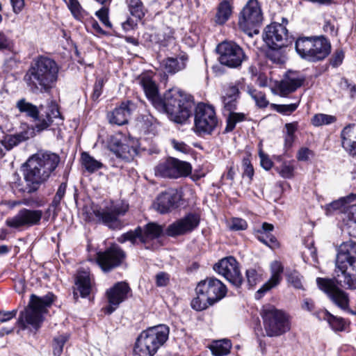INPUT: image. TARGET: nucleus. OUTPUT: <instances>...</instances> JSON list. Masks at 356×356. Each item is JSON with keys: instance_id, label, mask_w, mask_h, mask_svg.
Segmentation results:
<instances>
[{"instance_id": "nucleus-1", "label": "nucleus", "mask_w": 356, "mask_h": 356, "mask_svg": "<svg viewBox=\"0 0 356 356\" xmlns=\"http://www.w3.org/2000/svg\"><path fill=\"white\" fill-rule=\"evenodd\" d=\"M336 268L335 280L318 277L316 279L317 285L339 308L355 314L348 308V294L339 289L336 282L349 289H356V242L350 240L339 245Z\"/></svg>"}, {"instance_id": "nucleus-2", "label": "nucleus", "mask_w": 356, "mask_h": 356, "mask_svg": "<svg viewBox=\"0 0 356 356\" xmlns=\"http://www.w3.org/2000/svg\"><path fill=\"white\" fill-rule=\"evenodd\" d=\"M136 81L143 88L153 105L157 109L166 113L174 122L182 124L192 115L193 103L184 100L178 91L169 90L165 93L163 99H161L157 86L150 74H142Z\"/></svg>"}, {"instance_id": "nucleus-3", "label": "nucleus", "mask_w": 356, "mask_h": 356, "mask_svg": "<svg viewBox=\"0 0 356 356\" xmlns=\"http://www.w3.org/2000/svg\"><path fill=\"white\" fill-rule=\"evenodd\" d=\"M60 162L58 154L50 152H38L26 162L24 173L25 185L20 179L15 181L13 187L23 193L36 191L56 170Z\"/></svg>"}, {"instance_id": "nucleus-4", "label": "nucleus", "mask_w": 356, "mask_h": 356, "mask_svg": "<svg viewBox=\"0 0 356 356\" xmlns=\"http://www.w3.org/2000/svg\"><path fill=\"white\" fill-rule=\"evenodd\" d=\"M58 72L59 67L53 59L39 56L33 60L24 81L33 93L48 92L56 86Z\"/></svg>"}, {"instance_id": "nucleus-5", "label": "nucleus", "mask_w": 356, "mask_h": 356, "mask_svg": "<svg viewBox=\"0 0 356 356\" xmlns=\"http://www.w3.org/2000/svg\"><path fill=\"white\" fill-rule=\"evenodd\" d=\"M54 300L51 293L39 297L31 295L28 307L20 312L17 324L22 330L33 328L38 330L44 321V315L47 313Z\"/></svg>"}, {"instance_id": "nucleus-6", "label": "nucleus", "mask_w": 356, "mask_h": 356, "mask_svg": "<svg viewBox=\"0 0 356 356\" xmlns=\"http://www.w3.org/2000/svg\"><path fill=\"white\" fill-rule=\"evenodd\" d=\"M16 107L20 113H25L33 120L34 126L31 129L34 130L35 135V131L40 133L47 129L55 119L60 118V112L55 104H51L47 108L42 105L38 107L25 99H22L17 102Z\"/></svg>"}, {"instance_id": "nucleus-7", "label": "nucleus", "mask_w": 356, "mask_h": 356, "mask_svg": "<svg viewBox=\"0 0 356 356\" xmlns=\"http://www.w3.org/2000/svg\"><path fill=\"white\" fill-rule=\"evenodd\" d=\"M169 332V327L163 324L143 330L136 339L135 353L139 356H154L168 340Z\"/></svg>"}, {"instance_id": "nucleus-8", "label": "nucleus", "mask_w": 356, "mask_h": 356, "mask_svg": "<svg viewBox=\"0 0 356 356\" xmlns=\"http://www.w3.org/2000/svg\"><path fill=\"white\" fill-rule=\"evenodd\" d=\"M197 297L191 302V307L202 311L223 298L227 293L225 285L215 277H208L199 282L196 287Z\"/></svg>"}, {"instance_id": "nucleus-9", "label": "nucleus", "mask_w": 356, "mask_h": 356, "mask_svg": "<svg viewBox=\"0 0 356 356\" xmlns=\"http://www.w3.org/2000/svg\"><path fill=\"white\" fill-rule=\"evenodd\" d=\"M296 50L303 59L310 62L323 60L330 53L331 45L324 37H302L296 41Z\"/></svg>"}, {"instance_id": "nucleus-10", "label": "nucleus", "mask_w": 356, "mask_h": 356, "mask_svg": "<svg viewBox=\"0 0 356 356\" xmlns=\"http://www.w3.org/2000/svg\"><path fill=\"white\" fill-rule=\"evenodd\" d=\"M261 316L266 334L269 337L280 336L291 329L289 315L273 305L264 307Z\"/></svg>"}, {"instance_id": "nucleus-11", "label": "nucleus", "mask_w": 356, "mask_h": 356, "mask_svg": "<svg viewBox=\"0 0 356 356\" xmlns=\"http://www.w3.org/2000/svg\"><path fill=\"white\" fill-rule=\"evenodd\" d=\"M263 15L257 0H249L240 13L238 26L249 36L259 33Z\"/></svg>"}, {"instance_id": "nucleus-12", "label": "nucleus", "mask_w": 356, "mask_h": 356, "mask_svg": "<svg viewBox=\"0 0 356 356\" xmlns=\"http://www.w3.org/2000/svg\"><path fill=\"white\" fill-rule=\"evenodd\" d=\"M129 209V205L125 202L111 204L104 207L95 208L93 214L98 222L111 229H121L122 222L119 217L124 216Z\"/></svg>"}, {"instance_id": "nucleus-13", "label": "nucleus", "mask_w": 356, "mask_h": 356, "mask_svg": "<svg viewBox=\"0 0 356 356\" xmlns=\"http://www.w3.org/2000/svg\"><path fill=\"white\" fill-rule=\"evenodd\" d=\"M216 51L219 55L218 60L220 64L231 68L241 66L248 58L243 49L232 41L220 42L218 44Z\"/></svg>"}, {"instance_id": "nucleus-14", "label": "nucleus", "mask_w": 356, "mask_h": 356, "mask_svg": "<svg viewBox=\"0 0 356 356\" xmlns=\"http://www.w3.org/2000/svg\"><path fill=\"white\" fill-rule=\"evenodd\" d=\"M263 40L271 49H281L292 43L287 29L280 23H271L263 32Z\"/></svg>"}, {"instance_id": "nucleus-15", "label": "nucleus", "mask_w": 356, "mask_h": 356, "mask_svg": "<svg viewBox=\"0 0 356 356\" xmlns=\"http://www.w3.org/2000/svg\"><path fill=\"white\" fill-rule=\"evenodd\" d=\"M191 169L189 163L170 157L155 167L154 173L156 177L177 179L188 176Z\"/></svg>"}, {"instance_id": "nucleus-16", "label": "nucleus", "mask_w": 356, "mask_h": 356, "mask_svg": "<svg viewBox=\"0 0 356 356\" xmlns=\"http://www.w3.org/2000/svg\"><path fill=\"white\" fill-rule=\"evenodd\" d=\"M218 118L213 106L199 104L195 109V127L197 132L211 134L217 127Z\"/></svg>"}, {"instance_id": "nucleus-17", "label": "nucleus", "mask_w": 356, "mask_h": 356, "mask_svg": "<svg viewBox=\"0 0 356 356\" xmlns=\"http://www.w3.org/2000/svg\"><path fill=\"white\" fill-rule=\"evenodd\" d=\"M213 269L236 287L241 286L243 277L239 270L238 263L233 257L222 259L214 265Z\"/></svg>"}, {"instance_id": "nucleus-18", "label": "nucleus", "mask_w": 356, "mask_h": 356, "mask_svg": "<svg viewBox=\"0 0 356 356\" xmlns=\"http://www.w3.org/2000/svg\"><path fill=\"white\" fill-rule=\"evenodd\" d=\"M130 287L124 282L116 283L113 287L106 291L108 305L104 308V313L111 314L124 302L130 292Z\"/></svg>"}, {"instance_id": "nucleus-19", "label": "nucleus", "mask_w": 356, "mask_h": 356, "mask_svg": "<svg viewBox=\"0 0 356 356\" xmlns=\"http://www.w3.org/2000/svg\"><path fill=\"white\" fill-rule=\"evenodd\" d=\"M244 79H241L234 83H230L223 88L221 96L223 109L231 112L237 108L238 100L240 97V90L245 89Z\"/></svg>"}, {"instance_id": "nucleus-20", "label": "nucleus", "mask_w": 356, "mask_h": 356, "mask_svg": "<svg viewBox=\"0 0 356 356\" xmlns=\"http://www.w3.org/2000/svg\"><path fill=\"white\" fill-rule=\"evenodd\" d=\"M124 257V252L117 245H112L104 252L97 255V262L102 270L108 272L118 266Z\"/></svg>"}, {"instance_id": "nucleus-21", "label": "nucleus", "mask_w": 356, "mask_h": 356, "mask_svg": "<svg viewBox=\"0 0 356 356\" xmlns=\"http://www.w3.org/2000/svg\"><path fill=\"white\" fill-rule=\"evenodd\" d=\"M42 216L41 210L22 209L14 217L7 219L6 224L13 228L31 227L39 224Z\"/></svg>"}, {"instance_id": "nucleus-22", "label": "nucleus", "mask_w": 356, "mask_h": 356, "mask_svg": "<svg viewBox=\"0 0 356 356\" xmlns=\"http://www.w3.org/2000/svg\"><path fill=\"white\" fill-rule=\"evenodd\" d=\"M200 223V218L197 214L189 213L185 217L170 225L166 230L168 236H175L192 232Z\"/></svg>"}, {"instance_id": "nucleus-23", "label": "nucleus", "mask_w": 356, "mask_h": 356, "mask_svg": "<svg viewBox=\"0 0 356 356\" xmlns=\"http://www.w3.org/2000/svg\"><path fill=\"white\" fill-rule=\"evenodd\" d=\"M181 196L174 188H169L161 193L156 198L154 206L161 213L170 212L178 207Z\"/></svg>"}, {"instance_id": "nucleus-24", "label": "nucleus", "mask_w": 356, "mask_h": 356, "mask_svg": "<svg viewBox=\"0 0 356 356\" xmlns=\"http://www.w3.org/2000/svg\"><path fill=\"white\" fill-rule=\"evenodd\" d=\"M284 270L282 264L278 261H274L270 264V279L264 283L262 286L256 292L255 298L260 299L271 289L278 286L282 280V274Z\"/></svg>"}, {"instance_id": "nucleus-25", "label": "nucleus", "mask_w": 356, "mask_h": 356, "mask_svg": "<svg viewBox=\"0 0 356 356\" xmlns=\"http://www.w3.org/2000/svg\"><path fill=\"white\" fill-rule=\"evenodd\" d=\"M34 136V130L33 129H29V127H28L26 130L20 133L4 136L0 140L1 145L4 147V149L0 148V157L3 156L6 151L12 149L20 143L30 138H33Z\"/></svg>"}, {"instance_id": "nucleus-26", "label": "nucleus", "mask_w": 356, "mask_h": 356, "mask_svg": "<svg viewBox=\"0 0 356 356\" xmlns=\"http://www.w3.org/2000/svg\"><path fill=\"white\" fill-rule=\"evenodd\" d=\"M188 61L186 53H181L176 57H168L161 63L160 67L165 74H175L184 70Z\"/></svg>"}, {"instance_id": "nucleus-27", "label": "nucleus", "mask_w": 356, "mask_h": 356, "mask_svg": "<svg viewBox=\"0 0 356 356\" xmlns=\"http://www.w3.org/2000/svg\"><path fill=\"white\" fill-rule=\"evenodd\" d=\"M152 44L159 48L168 47L175 43L174 31L169 26H164L152 34H148L147 38Z\"/></svg>"}, {"instance_id": "nucleus-28", "label": "nucleus", "mask_w": 356, "mask_h": 356, "mask_svg": "<svg viewBox=\"0 0 356 356\" xmlns=\"http://www.w3.org/2000/svg\"><path fill=\"white\" fill-rule=\"evenodd\" d=\"M134 104L130 102H122L112 112L108 114V118L111 124L123 125L128 122Z\"/></svg>"}, {"instance_id": "nucleus-29", "label": "nucleus", "mask_w": 356, "mask_h": 356, "mask_svg": "<svg viewBox=\"0 0 356 356\" xmlns=\"http://www.w3.org/2000/svg\"><path fill=\"white\" fill-rule=\"evenodd\" d=\"M342 147L350 155L356 156V125L349 124L341 133Z\"/></svg>"}, {"instance_id": "nucleus-30", "label": "nucleus", "mask_w": 356, "mask_h": 356, "mask_svg": "<svg viewBox=\"0 0 356 356\" xmlns=\"http://www.w3.org/2000/svg\"><path fill=\"white\" fill-rule=\"evenodd\" d=\"M304 79L296 73H289L280 83L279 90L281 95H286L300 87Z\"/></svg>"}, {"instance_id": "nucleus-31", "label": "nucleus", "mask_w": 356, "mask_h": 356, "mask_svg": "<svg viewBox=\"0 0 356 356\" xmlns=\"http://www.w3.org/2000/svg\"><path fill=\"white\" fill-rule=\"evenodd\" d=\"M356 198L355 194H350L346 197H343L339 200H334L324 207L326 216H330L335 214H339L342 216L345 204L354 201Z\"/></svg>"}, {"instance_id": "nucleus-32", "label": "nucleus", "mask_w": 356, "mask_h": 356, "mask_svg": "<svg viewBox=\"0 0 356 356\" xmlns=\"http://www.w3.org/2000/svg\"><path fill=\"white\" fill-rule=\"evenodd\" d=\"M76 286L81 297L88 296L92 288V280L90 273L85 270H80L76 278Z\"/></svg>"}, {"instance_id": "nucleus-33", "label": "nucleus", "mask_w": 356, "mask_h": 356, "mask_svg": "<svg viewBox=\"0 0 356 356\" xmlns=\"http://www.w3.org/2000/svg\"><path fill=\"white\" fill-rule=\"evenodd\" d=\"M273 229V225L264 222L263 223L261 229L257 231V238L271 249H274L279 246V243L276 238L270 234Z\"/></svg>"}, {"instance_id": "nucleus-34", "label": "nucleus", "mask_w": 356, "mask_h": 356, "mask_svg": "<svg viewBox=\"0 0 356 356\" xmlns=\"http://www.w3.org/2000/svg\"><path fill=\"white\" fill-rule=\"evenodd\" d=\"M111 150L117 157L126 161H130L136 154V149L128 145L118 141L110 145Z\"/></svg>"}, {"instance_id": "nucleus-35", "label": "nucleus", "mask_w": 356, "mask_h": 356, "mask_svg": "<svg viewBox=\"0 0 356 356\" xmlns=\"http://www.w3.org/2000/svg\"><path fill=\"white\" fill-rule=\"evenodd\" d=\"M232 14V6L227 1L223 0L220 2L217 7L215 15V22L219 25L224 24L230 18Z\"/></svg>"}, {"instance_id": "nucleus-36", "label": "nucleus", "mask_w": 356, "mask_h": 356, "mask_svg": "<svg viewBox=\"0 0 356 356\" xmlns=\"http://www.w3.org/2000/svg\"><path fill=\"white\" fill-rule=\"evenodd\" d=\"M156 126V119L150 114L141 115L136 122V127L145 134L154 133Z\"/></svg>"}, {"instance_id": "nucleus-37", "label": "nucleus", "mask_w": 356, "mask_h": 356, "mask_svg": "<svg viewBox=\"0 0 356 356\" xmlns=\"http://www.w3.org/2000/svg\"><path fill=\"white\" fill-rule=\"evenodd\" d=\"M232 343L229 339H220L213 342L210 346L212 354L214 356H225L229 353Z\"/></svg>"}, {"instance_id": "nucleus-38", "label": "nucleus", "mask_w": 356, "mask_h": 356, "mask_svg": "<svg viewBox=\"0 0 356 356\" xmlns=\"http://www.w3.org/2000/svg\"><path fill=\"white\" fill-rule=\"evenodd\" d=\"M81 164L83 167L90 173H93L103 168V163L95 159L87 152L81 154Z\"/></svg>"}, {"instance_id": "nucleus-39", "label": "nucleus", "mask_w": 356, "mask_h": 356, "mask_svg": "<svg viewBox=\"0 0 356 356\" xmlns=\"http://www.w3.org/2000/svg\"><path fill=\"white\" fill-rule=\"evenodd\" d=\"M162 233V227L155 223H149L145 227L142 228V243L159 237Z\"/></svg>"}, {"instance_id": "nucleus-40", "label": "nucleus", "mask_w": 356, "mask_h": 356, "mask_svg": "<svg viewBox=\"0 0 356 356\" xmlns=\"http://www.w3.org/2000/svg\"><path fill=\"white\" fill-rule=\"evenodd\" d=\"M316 318L320 320H325L330 325L332 328L334 330H341L343 329V321L341 318H337L327 311H319L314 314Z\"/></svg>"}, {"instance_id": "nucleus-41", "label": "nucleus", "mask_w": 356, "mask_h": 356, "mask_svg": "<svg viewBox=\"0 0 356 356\" xmlns=\"http://www.w3.org/2000/svg\"><path fill=\"white\" fill-rule=\"evenodd\" d=\"M130 14L141 19L145 16V8L140 0H126Z\"/></svg>"}, {"instance_id": "nucleus-42", "label": "nucleus", "mask_w": 356, "mask_h": 356, "mask_svg": "<svg viewBox=\"0 0 356 356\" xmlns=\"http://www.w3.org/2000/svg\"><path fill=\"white\" fill-rule=\"evenodd\" d=\"M118 241L121 243L130 241L133 245L138 243V241L142 243V228L138 227L134 231L123 234L118 238Z\"/></svg>"}, {"instance_id": "nucleus-43", "label": "nucleus", "mask_w": 356, "mask_h": 356, "mask_svg": "<svg viewBox=\"0 0 356 356\" xmlns=\"http://www.w3.org/2000/svg\"><path fill=\"white\" fill-rule=\"evenodd\" d=\"M245 120L246 115L243 113H236L234 111L229 112L225 131L227 132L232 131L237 123L243 122Z\"/></svg>"}, {"instance_id": "nucleus-44", "label": "nucleus", "mask_w": 356, "mask_h": 356, "mask_svg": "<svg viewBox=\"0 0 356 356\" xmlns=\"http://www.w3.org/2000/svg\"><path fill=\"white\" fill-rule=\"evenodd\" d=\"M70 339V334H61L55 337L53 340V354L54 356H60L63 351V347Z\"/></svg>"}, {"instance_id": "nucleus-45", "label": "nucleus", "mask_w": 356, "mask_h": 356, "mask_svg": "<svg viewBox=\"0 0 356 356\" xmlns=\"http://www.w3.org/2000/svg\"><path fill=\"white\" fill-rule=\"evenodd\" d=\"M312 124L315 127L329 125L337 121V118L332 115L317 113L312 118Z\"/></svg>"}, {"instance_id": "nucleus-46", "label": "nucleus", "mask_w": 356, "mask_h": 356, "mask_svg": "<svg viewBox=\"0 0 356 356\" xmlns=\"http://www.w3.org/2000/svg\"><path fill=\"white\" fill-rule=\"evenodd\" d=\"M247 92L250 95L252 99L255 102L257 106L259 107L265 108L268 106V102L266 99L265 94L261 91L257 90L248 86Z\"/></svg>"}, {"instance_id": "nucleus-47", "label": "nucleus", "mask_w": 356, "mask_h": 356, "mask_svg": "<svg viewBox=\"0 0 356 356\" xmlns=\"http://www.w3.org/2000/svg\"><path fill=\"white\" fill-rule=\"evenodd\" d=\"M295 165L293 161H284L277 168V171L280 175L284 179H291L294 177Z\"/></svg>"}, {"instance_id": "nucleus-48", "label": "nucleus", "mask_w": 356, "mask_h": 356, "mask_svg": "<svg viewBox=\"0 0 356 356\" xmlns=\"http://www.w3.org/2000/svg\"><path fill=\"white\" fill-rule=\"evenodd\" d=\"M341 218L343 221V224L349 221H356V204L347 205L346 204Z\"/></svg>"}, {"instance_id": "nucleus-49", "label": "nucleus", "mask_w": 356, "mask_h": 356, "mask_svg": "<svg viewBox=\"0 0 356 356\" xmlns=\"http://www.w3.org/2000/svg\"><path fill=\"white\" fill-rule=\"evenodd\" d=\"M286 277L288 282L295 289H303V285L302 282V277L298 271L293 270L288 273Z\"/></svg>"}, {"instance_id": "nucleus-50", "label": "nucleus", "mask_w": 356, "mask_h": 356, "mask_svg": "<svg viewBox=\"0 0 356 356\" xmlns=\"http://www.w3.org/2000/svg\"><path fill=\"white\" fill-rule=\"evenodd\" d=\"M73 16L78 20H81L83 17V13L82 8L77 0H69L67 4Z\"/></svg>"}, {"instance_id": "nucleus-51", "label": "nucleus", "mask_w": 356, "mask_h": 356, "mask_svg": "<svg viewBox=\"0 0 356 356\" xmlns=\"http://www.w3.org/2000/svg\"><path fill=\"white\" fill-rule=\"evenodd\" d=\"M247 281L250 286H255L261 281V275L254 268H250L246 270Z\"/></svg>"}, {"instance_id": "nucleus-52", "label": "nucleus", "mask_w": 356, "mask_h": 356, "mask_svg": "<svg viewBox=\"0 0 356 356\" xmlns=\"http://www.w3.org/2000/svg\"><path fill=\"white\" fill-rule=\"evenodd\" d=\"M95 15L100 22L107 28H111L112 24L108 18V9L104 6L95 13Z\"/></svg>"}, {"instance_id": "nucleus-53", "label": "nucleus", "mask_w": 356, "mask_h": 356, "mask_svg": "<svg viewBox=\"0 0 356 356\" xmlns=\"http://www.w3.org/2000/svg\"><path fill=\"white\" fill-rule=\"evenodd\" d=\"M247 227L246 221L241 218H234L229 222V229L234 231L244 230Z\"/></svg>"}, {"instance_id": "nucleus-54", "label": "nucleus", "mask_w": 356, "mask_h": 356, "mask_svg": "<svg viewBox=\"0 0 356 356\" xmlns=\"http://www.w3.org/2000/svg\"><path fill=\"white\" fill-rule=\"evenodd\" d=\"M170 275L165 272H160L155 276L156 284L159 287L166 286L170 282Z\"/></svg>"}, {"instance_id": "nucleus-55", "label": "nucleus", "mask_w": 356, "mask_h": 356, "mask_svg": "<svg viewBox=\"0 0 356 356\" xmlns=\"http://www.w3.org/2000/svg\"><path fill=\"white\" fill-rule=\"evenodd\" d=\"M299 101L297 103L278 105L277 111L280 113L289 115L296 110Z\"/></svg>"}, {"instance_id": "nucleus-56", "label": "nucleus", "mask_w": 356, "mask_h": 356, "mask_svg": "<svg viewBox=\"0 0 356 356\" xmlns=\"http://www.w3.org/2000/svg\"><path fill=\"white\" fill-rule=\"evenodd\" d=\"M104 86V80L102 79H97L93 88V92L92 98L93 100H97L100 97L102 92V88Z\"/></svg>"}, {"instance_id": "nucleus-57", "label": "nucleus", "mask_w": 356, "mask_h": 356, "mask_svg": "<svg viewBox=\"0 0 356 356\" xmlns=\"http://www.w3.org/2000/svg\"><path fill=\"white\" fill-rule=\"evenodd\" d=\"M342 230L350 236L356 238V221H349L343 224Z\"/></svg>"}, {"instance_id": "nucleus-58", "label": "nucleus", "mask_w": 356, "mask_h": 356, "mask_svg": "<svg viewBox=\"0 0 356 356\" xmlns=\"http://www.w3.org/2000/svg\"><path fill=\"white\" fill-rule=\"evenodd\" d=\"M171 144L174 149L180 152L188 154L191 151V147L184 142L173 139L171 140Z\"/></svg>"}, {"instance_id": "nucleus-59", "label": "nucleus", "mask_w": 356, "mask_h": 356, "mask_svg": "<svg viewBox=\"0 0 356 356\" xmlns=\"http://www.w3.org/2000/svg\"><path fill=\"white\" fill-rule=\"evenodd\" d=\"M261 167L266 170H269L273 167V161L269 156L260 151L259 153Z\"/></svg>"}, {"instance_id": "nucleus-60", "label": "nucleus", "mask_w": 356, "mask_h": 356, "mask_svg": "<svg viewBox=\"0 0 356 356\" xmlns=\"http://www.w3.org/2000/svg\"><path fill=\"white\" fill-rule=\"evenodd\" d=\"M343 58H344V54H343V51L342 50H337L334 53V54L330 60V64L333 67H338L339 65H340L342 63Z\"/></svg>"}, {"instance_id": "nucleus-61", "label": "nucleus", "mask_w": 356, "mask_h": 356, "mask_svg": "<svg viewBox=\"0 0 356 356\" xmlns=\"http://www.w3.org/2000/svg\"><path fill=\"white\" fill-rule=\"evenodd\" d=\"M243 175L248 177L250 179H252L254 175V169L248 159H243Z\"/></svg>"}, {"instance_id": "nucleus-62", "label": "nucleus", "mask_w": 356, "mask_h": 356, "mask_svg": "<svg viewBox=\"0 0 356 356\" xmlns=\"http://www.w3.org/2000/svg\"><path fill=\"white\" fill-rule=\"evenodd\" d=\"M277 49H272L271 51L268 52V56L274 63L280 64L284 62V58L283 55L276 51Z\"/></svg>"}, {"instance_id": "nucleus-63", "label": "nucleus", "mask_w": 356, "mask_h": 356, "mask_svg": "<svg viewBox=\"0 0 356 356\" xmlns=\"http://www.w3.org/2000/svg\"><path fill=\"white\" fill-rule=\"evenodd\" d=\"M312 156V152L307 147H301L297 153V159L298 161H305Z\"/></svg>"}, {"instance_id": "nucleus-64", "label": "nucleus", "mask_w": 356, "mask_h": 356, "mask_svg": "<svg viewBox=\"0 0 356 356\" xmlns=\"http://www.w3.org/2000/svg\"><path fill=\"white\" fill-rule=\"evenodd\" d=\"M16 314L17 310L15 309L9 312H0V322H7L15 317Z\"/></svg>"}]
</instances>
